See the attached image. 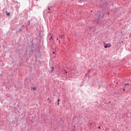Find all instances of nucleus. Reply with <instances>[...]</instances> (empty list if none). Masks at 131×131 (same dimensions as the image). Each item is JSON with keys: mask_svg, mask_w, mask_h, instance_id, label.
Returning a JSON list of instances; mask_svg holds the SVG:
<instances>
[{"mask_svg": "<svg viewBox=\"0 0 131 131\" xmlns=\"http://www.w3.org/2000/svg\"><path fill=\"white\" fill-rule=\"evenodd\" d=\"M59 104H60V103H59V102H58V103H57L58 106H59Z\"/></svg>", "mask_w": 131, "mask_h": 131, "instance_id": "10", "label": "nucleus"}, {"mask_svg": "<svg viewBox=\"0 0 131 131\" xmlns=\"http://www.w3.org/2000/svg\"><path fill=\"white\" fill-rule=\"evenodd\" d=\"M111 43H109L105 45V46H104V48H111Z\"/></svg>", "mask_w": 131, "mask_h": 131, "instance_id": "1", "label": "nucleus"}, {"mask_svg": "<svg viewBox=\"0 0 131 131\" xmlns=\"http://www.w3.org/2000/svg\"><path fill=\"white\" fill-rule=\"evenodd\" d=\"M53 71H54V67H52L51 68V72H53Z\"/></svg>", "mask_w": 131, "mask_h": 131, "instance_id": "5", "label": "nucleus"}, {"mask_svg": "<svg viewBox=\"0 0 131 131\" xmlns=\"http://www.w3.org/2000/svg\"><path fill=\"white\" fill-rule=\"evenodd\" d=\"M57 40H58V39H59L57 38Z\"/></svg>", "mask_w": 131, "mask_h": 131, "instance_id": "17", "label": "nucleus"}, {"mask_svg": "<svg viewBox=\"0 0 131 131\" xmlns=\"http://www.w3.org/2000/svg\"><path fill=\"white\" fill-rule=\"evenodd\" d=\"M48 100H50V98H48Z\"/></svg>", "mask_w": 131, "mask_h": 131, "instance_id": "16", "label": "nucleus"}, {"mask_svg": "<svg viewBox=\"0 0 131 131\" xmlns=\"http://www.w3.org/2000/svg\"><path fill=\"white\" fill-rule=\"evenodd\" d=\"M49 103H51V101H49Z\"/></svg>", "mask_w": 131, "mask_h": 131, "instance_id": "14", "label": "nucleus"}, {"mask_svg": "<svg viewBox=\"0 0 131 131\" xmlns=\"http://www.w3.org/2000/svg\"><path fill=\"white\" fill-rule=\"evenodd\" d=\"M7 16H10V13H8V12H6Z\"/></svg>", "mask_w": 131, "mask_h": 131, "instance_id": "6", "label": "nucleus"}, {"mask_svg": "<svg viewBox=\"0 0 131 131\" xmlns=\"http://www.w3.org/2000/svg\"><path fill=\"white\" fill-rule=\"evenodd\" d=\"M49 36H50V40H53V34H50Z\"/></svg>", "mask_w": 131, "mask_h": 131, "instance_id": "3", "label": "nucleus"}, {"mask_svg": "<svg viewBox=\"0 0 131 131\" xmlns=\"http://www.w3.org/2000/svg\"><path fill=\"white\" fill-rule=\"evenodd\" d=\"M31 89L32 90H33V91H35V90H36V88L35 87H32Z\"/></svg>", "mask_w": 131, "mask_h": 131, "instance_id": "4", "label": "nucleus"}, {"mask_svg": "<svg viewBox=\"0 0 131 131\" xmlns=\"http://www.w3.org/2000/svg\"><path fill=\"white\" fill-rule=\"evenodd\" d=\"M60 101V99H58L57 102H59Z\"/></svg>", "mask_w": 131, "mask_h": 131, "instance_id": "9", "label": "nucleus"}, {"mask_svg": "<svg viewBox=\"0 0 131 131\" xmlns=\"http://www.w3.org/2000/svg\"><path fill=\"white\" fill-rule=\"evenodd\" d=\"M53 54H55V52H53Z\"/></svg>", "mask_w": 131, "mask_h": 131, "instance_id": "15", "label": "nucleus"}, {"mask_svg": "<svg viewBox=\"0 0 131 131\" xmlns=\"http://www.w3.org/2000/svg\"><path fill=\"white\" fill-rule=\"evenodd\" d=\"M66 73H67V71H66Z\"/></svg>", "mask_w": 131, "mask_h": 131, "instance_id": "13", "label": "nucleus"}, {"mask_svg": "<svg viewBox=\"0 0 131 131\" xmlns=\"http://www.w3.org/2000/svg\"><path fill=\"white\" fill-rule=\"evenodd\" d=\"M59 38H65V36L64 35H59Z\"/></svg>", "mask_w": 131, "mask_h": 131, "instance_id": "2", "label": "nucleus"}, {"mask_svg": "<svg viewBox=\"0 0 131 131\" xmlns=\"http://www.w3.org/2000/svg\"><path fill=\"white\" fill-rule=\"evenodd\" d=\"M125 86H128V83H126L125 84Z\"/></svg>", "mask_w": 131, "mask_h": 131, "instance_id": "7", "label": "nucleus"}, {"mask_svg": "<svg viewBox=\"0 0 131 131\" xmlns=\"http://www.w3.org/2000/svg\"><path fill=\"white\" fill-rule=\"evenodd\" d=\"M98 128H101V127H100V126H99V127H98Z\"/></svg>", "mask_w": 131, "mask_h": 131, "instance_id": "11", "label": "nucleus"}, {"mask_svg": "<svg viewBox=\"0 0 131 131\" xmlns=\"http://www.w3.org/2000/svg\"><path fill=\"white\" fill-rule=\"evenodd\" d=\"M61 42V41H59V43Z\"/></svg>", "mask_w": 131, "mask_h": 131, "instance_id": "18", "label": "nucleus"}, {"mask_svg": "<svg viewBox=\"0 0 131 131\" xmlns=\"http://www.w3.org/2000/svg\"><path fill=\"white\" fill-rule=\"evenodd\" d=\"M48 10H50V8H49V7L48 8Z\"/></svg>", "mask_w": 131, "mask_h": 131, "instance_id": "12", "label": "nucleus"}, {"mask_svg": "<svg viewBox=\"0 0 131 131\" xmlns=\"http://www.w3.org/2000/svg\"><path fill=\"white\" fill-rule=\"evenodd\" d=\"M123 92H124V91H125V89L123 88Z\"/></svg>", "mask_w": 131, "mask_h": 131, "instance_id": "8", "label": "nucleus"}]
</instances>
